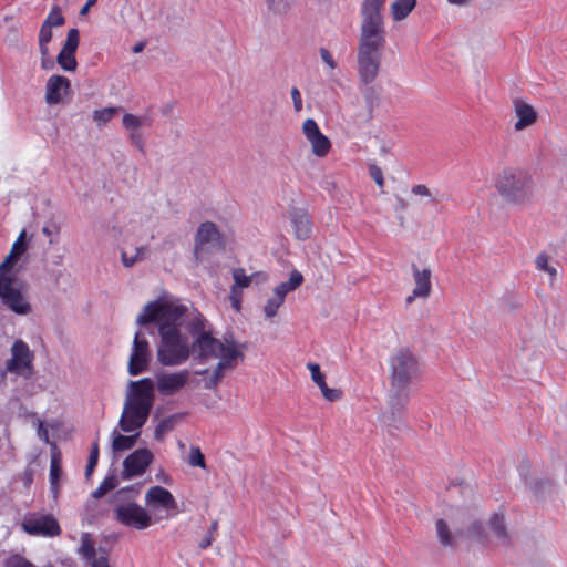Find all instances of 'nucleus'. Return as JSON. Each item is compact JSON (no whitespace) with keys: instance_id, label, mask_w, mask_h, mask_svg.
Wrapping results in <instances>:
<instances>
[{"instance_id":"nucleus-1","label":"nucleus","mask_w":567,"mask_h":567,"mask_svg":"<svg viewBox=\"0 0 567 567\" xmlns=\"http://www.w3.org/2000/svg\"><path fill=\"white\" fill-rule=\"evenodd\" d=\"M188 308L176 299L158 298L148 302L137 316L136 323H155L159 334L157 361L163 367H178L192 354V342L182 332Z\"/></svg>"},{"instance_id":"nucleus-2","label":"nucleus","mask_w":567,"mask_h":567,"mask_svg":"<svg viewBox=\"0 0 567 567\" xmlns=\"http://www.w3.org/2000/svg\"><path fill=\"white\" fill-rule=\"evenodd\" d=\"M384 2L362 0L361 24L357 48L359 81L363 85L371 84L379 75L382 52L386 43V32L382 9Z\"/></svg>"},{"instance_id":"nucleus-3","label":"nucleus","mask_w":567,"mask_h":567,"mask_svg":"<svg viewBox=\"0 0 567 567\" xmlns=\"http://www.w3.org/2000/svg\"><path fill=\"white\" fill-rule=\"evenodd\" d=\"M193 336L192 353L199 362L219 359L210 377L205 382L206 389L216 388L227 371L234 370L244 360L245 347L233 338L217 339L206 329V320L202 315L193 318L189 327Z\"/></svg>"},{"instance_id":"nucleus-4","label":"nucleus","mask_w":567,"mask_h":567,"mask_svg":"<svg viewBox=\"0 0 567 567\" xmlns=\"http://www.w3.org/2000/svg\"><path fill=\"white\" fill-rule=\"evenodd\" d=\"M25 234V230L20 233L9 255L0 264V301L19 316H28L32 312L28 285L12 274L14 262L27 250Z\"/></svg>"},{"instance_id":"nucleus-5","label":"nucleus","mask_w":567,"mask_h":567,"mask_svg":"<svg viewBox=\"0 0 567 567\" xmlns=\"http://www.w3.org/2000/svg\"><path fill=\"white\" fill-rule=\"evenodd\" d=\"M118 426L123 432H140L146 423L154 402V385L150 378L130 381Z\"/></svg>"},{"instance_id":"nucleus-6","label":"nucleus","mask_w":567,"mask_h":567,"mask_svg":"<svg viewBox=\"0 0 567 567\" xmlns=\"http://www.w3.org/2000/svg\"><path fill=\"white\" fill-rule=\"evenodd\" d=\"M493 187L507 205H522L533 195L534 182L524 169L504 166L493 176Z\"/></svg>"},{"instance_id":"nucleus-7","label":"nucleus","mask_w":567,"mask_h":567,"mask_svg":"<svg viewBox=\"0 0 567 567\" xmlns=\"http://www.w3.org/2000/svg\"><path fill=\"white\" fill-rule=\"evenodd\" d=\"M140 488L132 486L122 488L115 494L114 518L125 527L144 530L154 524L147 508L135 502Z\"/></svg>"},{"instance_id":"nucleus-8","label":"nucleus","mask_w":567,"mask_h":567,"mask_svg":"<svg viewBox=\"0 0 567 567\" xmlns=\"http://www.w3.org/2000/svg\"><path fill=\"white\" fill-rule=\"evenodd\" d=\"M390 385L408 386L420 375L421 365L417 357L408 348L396 350L390 358Z\"/></svg>"},{"instance_id":"nucleus-9","label":"nucleus","mask_w":567,"mask_h":567,"mask_svg":"<svg viewBox=\"0 0 567 567\" xmlns=\"http://www.w3.org/2000/svg\"><path fill=\"white\" fill-rule=\"evenodd\" d=\"M10 352L11 357L6 361V368L1 375L4 377L6 373H12L23 379L31 378L34 372V354L29 346L22 340H16Z\"/></svg>"},{"instance_id":"nucleus-10","label":"nucleus","mask_w":567,"mask_h":567,"mask_svg":"<svg viewBox=\"0 0 567 567\" xmlns=\"http://www.w3.org/2000/svg\"><path fill=\"white\" fill-rule=\"evenodd\" d=\"M224 248L225 240L217 226L212 221L202 223L195 236V258L199 260L203 254Z\"/></svg>"},{"instance_id":"nucleus-11","label":"nucleus","mask_w":567,"mask_h":567,"mask_svg":"<svg viewBox=\"0 0 567 567\" xmlns=\"http://www.w3.org/2000/svg\"><path fill=\"white\" fill-rule=\"evenodd\" d=\"M152 361L150 342L142 331H136L133 339L127 371L130 375H138L147 371Z\"/></svg>"},{"instance_id":"nucleus-12","label":"nucleus","mask_w":567,"mask_h":567,"mask_svg":"<svg viewBox=\"0 0 567 567\" xmlns=\"http://www.w3.org/2000/svg\"><path fill=\"white\" fill-rule=\"evenodd\" d=\"M190 371L187 369L176 371H163L155 375L154 388L164 396H171L181 392L190 380Z\"/></svg>"},{"instance_id":"nucleus-13","label":"nucleus","mask_w":567,"mask_h":567,"mask_svg":"<svg viewBox=\"0 0 567 567\" xmlns=\"http://www.w3.org/2000/svg\"><path fill=\"white\" fill-rule=\"evenodd\" d=\"M21 527L32 536L54 537L61 534L60 525L51 514L33 513L22 520Z\"/></svg>"},{"instance_id":"nucleus-14","label":"nucleus","mask_w":567,"mask_h":567,"mask_svg":"<svg viewBox=\"0 0 567 567\" xmlns=\"http://www.w3.org/2000/svg\"><path fill=\"white\" fill-rule=\"evenodd\" d=\"M144 501L145 505L152 511H165L166 517H171L178 512L177 502L173 494L159 485L150 487L145 493Z\"/></svg>"},{"instance_id":"nucleus-15","label":"nucleus","mask_w":567,"mask_h":567,"mask_svg":"<svg viewBox=\"0 0 567 567\" xmlns=\"http://www.w3.org/2000/svg\"><path fill=\"white\" fill-rule=\"evenodd\" d=\"M302 134L311 146V152L316 157H326L332 147L331 141L319 128L313 118H307L302 123Z\"/></svg>"},{"instance_id":"nucleus-16","label":"nucleus","mask_w":567,"mask_h":567,"mask_svg":"<svg viewBox=\"0 0 567 567\" xmlns=\"http://www.w3.org/2000/svg\"><path fill=\"white\" fill-rule=\"evenodd\" d=\"M79 30L72 28L68 31L65 42L56 56V63L66 72H73L78 68L75 52L79 47Z\"/></svg>"},{"instance_id":"nucleus-17","label":"nucleus","mask_w":567,"mask_h":567,"mask_svg":"<svg viewBox=\"0 0 567 567\" xmlns=\"http://www.w3.org/2000/svg\"><path fill=\"white\" fill-rule=\"evenodd\" d=\"M152 460L153 454L147 449L134 451L123 462V478H132L144 474Z\"/></svg>"},{"instance_id":"nucleus-18","label":"nucleus","mask_w":567,"mask_h":567,"mask_svg":"<svg viewBox=\"0 0 567 567\" xmlns=\"http://www.w3.org/2000/svg\"><path fill=\"white\" fill-rule=\"evenodd\" d=\"M71 93V82L63 75H51L45 84V102L55 105L63 101V97Z\"/></svg>"},{"instance_id":"nucleus-19","label":"nucleus","mask_w":567,"mask_h":567,"mask_svg":"<svg viewBox=\"0 0 567 567\" xmlns=\"http://www.w3.org/2000/svg\"><path fill=\"white\" fill-rule=\"evenodd\" d=\"M409 402V388L400 386L393 388L390 385L389 390V415L386 417L391 422H395L400 419L406 410Z\"/></svg>"},{"instance_id":"nucleus-20","label":"nucleus","mask_w":567,"mask_h":567,"mask_svg":"<svg viewBox=\"0 0 567 567\" xmlns=\"http://www.w3.org/2000/svg\"><path fill=\"white\" fill-rule=\"evenodd\" d=\"M415 287L412 295L406 297V303L411 305L416 298H427L431 292V270L429 268L420 270L415 265L412 266Z\"/></svg>"},{"instance_id":"nucleus-21","label":"nucleus","mask_w":567,"mask_h":567,"mask_svg":"<svg viewBox=\"0 0 567 567\" xmlns=\"http://www.w3.org/2000/svg\"><path fill=\"white\" fill-rule=\"evenodd\" d=\"M514 114L517 118L514 125L515 131H523L534 125L538 117L535 109L530 104L519 99L514 101Z\"/></svg>"},{"instance_id":"nucleus-22","label":"nucleus","mask_w":567,"mask_h":567,"mask_svg":"<svg viewBox=\"0 0 567 567\" xmlns=\"http://www.w3.org/2000/svg\"><path fill=\"white\" fill-rule=\"evenodd\" d=\"M291 223L298 239L306 240L310 237L312 224L310 216L301 209H295L291 213Z\"/></svg>"},{"instance_id":"nucleus-23","label":"nucleus","mask_w":567,"mask_h":567,"mask_svg":"<svg viewBox=\"0 0 567 567\" xmlns=\"http://www.w3.org/2000/svg\"><path fill=\"white\" fill-rule=\"evenodd\" d=\"M61 454L55 444L51 447V461H50V489L54 498L59 495V480L61 476Z\"/></svg>"},{"instance_id":"nucleus-24","label":"nucleus","mask_w":567,"mask_h":567,"mask_svg":"<svg viewBox=\"0 0 567 567\" xmlns=\"http://www.w3.org/2000/svg\"><path fill=\"white\" fill-rule=\"evenodd\" d=\"M417 0H395L390 6L393 21L399 22L409 17L415 9Z\"/></svg>"},{"instance_id":"nucleus-25","label":"nucleus","mask_w":567,"mask_h":567,"mask_svg":"<svg viewBox=\"0 0 567 567\" xmlns=\"http://www.w3.org/2000/svg\"><path fill=\"white\" fill-rule=\"evenodd\" d=\"M535 267L539 271H544L549 277V286H553L557 279L558 270L551 262L550 257L546 252H540L535 258Z\"/></svg>"},{"instance_id":"nucleus-26","label":"nucleus","mask_w":567,"mask_h":567,"mask_svg":"<svg viewBox=\"0 0 567 567\" xmlns=\"http://www.w3.org/2000/svg\"><path fill=\"white\" fill-rule=\"evenodd\" d=\"M140 432H133L132 435H123L117 433L116 430L113 431L112 436V449L114 452H122L131 450L135 443L137 437L140 436Z\"/></svg>"},{"instance_id":"nucleus-27","label":"nucleus","mask_w":567,"mask_h":567,"mask_svg":"<svg viewBox=\"0 0 567 567\" xmlns=\"http://www.w3.org/2000/svg\"><path fill=\"white\" fill-rule=\"evenodd\" d=\"M302 282V274L298 270H292L289 280L278 285L274 292L285 299L288 292L296 290Z\"/></svg>"},{"instance_id":"nucleus-28","label":"nucleus","mask_w":567,"mask_h":567,"mask_svg":"<svg viewBox=\"0 0 567 567\" xmlns=\"http://www.w3.org/2000/svg\"><path fill=\"white\" fill-rule=\"evenodd\" d=\"M435 527L440 544L443 547H453L455 545V536L450 530L446 522L442 518L437 519L435 523Z\"/></svg>"},{"instance_id":"nucleus-29","label":"nucleus","mask_w":567,"mask_h":567,"mask_svg":"<svg viewBox=\"0 0 567 567\" xmlns=\"http://www.w3.org/2000/svg\"><path fill=\"white\" fill-rule=\"evenodd\" d=\"M121 107L118 106H110L100 110H94L92 113V118L96 123L99 127L106 125L113 117H115Z\"/></svg>"},{"instance_id":"nucleus-30","label":"nucleus","mask_w":567,"mask_h":567,"mask_svg":"<svg viewBox=\"0 0 567 567\" xmlns=\"http://www.w3.org/2000/svg\"><path fill=\"white\" fill-rule=\"evenodd\" d=\"M259 276H262V279L266 278L265 275H262L260 272H256V274H252L251 276H248L244 268H235L233 270L234 285L231 287L243 290L244 288L249 287V285L251 284V281L255 277H259Z\"/></svg>"},{"instance_id":"nucleus-31","label":"nucleus","mask_w":567,"mask_h":567,"mask_svg":"<svg viewBox=\"0 0 567 567\" xmlns=\"http://www.w3.org/2000/svg\"><path fill=\"white\" fill-rule=\"evenodd\" d=\"M176 420L177 417L174 415L163 419L155 427L154 437L157 441H162L164 435L174 429Z\"/></svg>"},{"instance_id":"nucleus-32","label":"nucleus","mask_w":567,"mask_h":567,"mask_svg":"<svg viewBox=\"0 0 567 567\" xmlns=\"http://www.w3.org/2000/svg\"><path fill=\"white\" fill-rule=\"evenodd\" d=\"M123 126L131 132H138L137 130L143 125H148L146 118L136 116L132 113H125L122 118Z\"/></svg>"},{"instance_id":"nucleus-33","label":"nucleus","mask_w":567,"mask_h":567,"mask_svg":"<svg viewBox=\"0 0 567 567\" xmlns=\"http://www.w3.org/2000/svg\"><path fill=\"white\" fill-rule=\"evenodd\" d=\"M284 302L285 299L274 292V296L270 297L264 306V313L266 318H274Z\"/></svg>"},{"instance_id":"nucleus-34","label":"nucleus","mask_w":567,"mask_h":567,"mask_svg":"<svg viewBox=\"0 0 567 567\" xmlns=\"http://www.w3.org/2000/svg\"><path fill=\"white\" fill-rule=\"evenodd\" d=\"M118 484V480L115 475L106 476L100 486L92 493L94 498L104 496L107 492L114 489Z\"/></svg>"},{"instance_id":"nucleus-35","label":"nucleus","mask_w":567,"mask_h":567,"mask_svg":"<svg viewBox=\"0 0 567 567\" xmlns=\"http://www.w3.org/2000/svg\"><path fill=\"white\" fill-rule=\"evenodd\" d=\"M489 526L497 537H506L505 517L503 514H494L489 519Z\"/></svg>"},{"instance_id":"nucleus-36","label":"nucleus","mask_w":567,"mask_h":567,"mask_svg":"<svg viewBox=\"0 0 567 567\" xmlns=\"http://www.w3.org/2000/svg\"><path fill=\"white\" fill-rule=\"evenodd\" d=\"M65 23V18L62 14L59 6H53L43 24L48 27H62Z\"/></svg>"},{"instance_id":"nucleus-37","label":"nucleus","mask_w":567,"mask_h":567,"mask_svg":"<svg viewBox=\"0 0 567 567\" xmlns=\"http://www.w3.org/2000/svg\"><path fill=\"white\" fill-rule=\"evenodd\" d=\"M53 37L52 28L42 23L39 32V49L40 53L45 54L47 49H49V43L51 42Z\"/></svg>"},{"instance_id":"nucleus-38","label":"nucleus","mask_w":567,"mask_h":567,"mask_svg":"<svg viewBox=\"0 0 567 567\" xmlns=\"http://www.w3.org/2000/svg\"><path fill=\"white\" fill-rule=\"evenodd\" d=\"M146 248L145 247H137L135 249V254L133 256H128L126 251L121 252V259L125 267H132L137 261L142 260L145 256Z\"/></svg>"},{"instance_id":"nucleus-39","label":"nucleus","mask_w":567,"mask_h":567,"mask_svg":"<svg viewBox=\"0 0 567 567\" xmlns=\"http://www.w3.org/2000/svg\"><path fill=\"white\" fill-rule=\"evenodd\" d=\"M4 567H34V565L25 559L23 556L18 554H11L9 555L4 561Z\"/></svg>"},{"instance_id":"nucleus-40","label":"nucleus","mask_w":567,"mask_h":567,"mask_svg":"<svg viewBox=\"0 0 567 567\" xmlns=\"http://www.w3.org/2000/svg\"><path fill=\"white\" fill-rule=\"evenodd\" d=\"M188 463L192 466L206 468L205 456L198 446H192L188 455Z\"/></svg>"},{"instance_id":"nucleus-41","label":"nucleus","mask_w":567,"mask_h":567,"mask_svg":"<svg viewBox=\"0 0 567 567\" xmlns=\"http://www.w3.org/2000/svg\"><path fill=\"white\" fill-rule=\"evenodd\" d=\"M97 460H99V443H97V441H94L92 443V449L90 451L87 465H86V470H85V476L87 478L92 475V473L97 464Z\"/></svg>"},{"instance_id":"nucleus-42","label":"nucleus","mask_w":567,"mask_h":567,"mask_svg":"<svg viewBox=\"0 0 567 567\" xmlns=\"http://www.w3.org/2000/svg\"><path fill=\"white\" fill-rule=\"evenodd\" d=\"M307 367L311 373L312 381L319 386V389L321 390L323 386H326V378L321 372L319 364L310 362L307 364Z\"/></svg>"},{"instance_id":"nucleus-43","label":"nucleus","mask_w":567,"mask_h":567,"mask_svg":"<svg viewBox=\"0 0 567 567\" xmlns=\"http://www.w3.org/2000/svg\"><path fill=\"white\" fill-rule=\"evenodd\" d=\"M80 554L86 558V559H90L91 561H93L94 558H96L94 556L95 554V549H94V546L93 544L91 543V540L89 539L87 535H85L83 538H82V544H81V547L79 549Z\"/></svg>"},{"instance_id":"nucleus-44","label":"nucleus","mask_w":567,"mask_h":567,"mask_svg":"<svg viewBox=\"0 0 567 567\" xmlns=\"http://www.w3.org/2000/svg\"><path fill=\"white\" fill-rule=\"evenodd\" d=\"M295 0H267L268 7L277 13L286 12Z\"/></svg>"},{"instance_id":"nucleus-45","label":"nucleus","mask_w":567,"mask_h":567,"mask_svg":"<svg viewBox=\"0 0 567 567\" xmlns=\"http://www.w3.org/2000/svg\"><path fill=\"white\" fill-rule=\"evenodd\" d=\"M320 391L322 396L329 402L338 401L342 396V391L340 389L329 388L328 385L323 386Z\"/></svg>"},{"instance_id":"nucleus-46","label":"nucleus","mask_w":567,"mask_h":567,"mask_svg":"<svg viewBox=\"0 0 567 567\" xmlns=\"http://www.w3.org/2000/svg\"><path fill=\"white\" fill-rule=\"evenodd\" d=\"M369 174L379 187L382 188L384 186L383 173H382V169L378 165L370 164L369 165Z\"/></svg>"},{"instance_id":"nucleus-47","label":"nucleus","mask_w":567,"mask_h":567,"mask_svg":"<svg viewBox=\"0 0 567 567\" xmlns=\"http://www.w3.org/2000/svg\"><path fill=\"white\" fill-rule=\"evenodd\" d=\"M411 192L415 196L427 197V198L436 202V198H434L432 190L424 184L414 185L412 187Z\"/></svg>"},{"instance_id":"nucleus-48","label":"nucleus","mask_w":567,"mask_h":567,"mask_svg":"<svg viewBox=\"0 0 567 567\" xmlns=\"http://www.w3.org/2000/svg\"><path fill=\"white\" fill-rule=\"evenodd\" d=\"M241 298H243L241 290L231 287L230 295H229V301H230L231 307L236 311H239L241 308Z\"/></svg>"},{"instance_id":"nucleus-49","label":"nucleus","mask_w":567,"mask_h":567,"mask_svg":"<svg viewBox=\"0 0 567 567\" xmlns=\"http://www.w3.org/2000/svg\"><path fill=\"white\" fill-rule=\"evenodd\" d=\"M319 53L321 60L330 70H334L337 68V62L334 61L332 53L328 49L320 48Z\"/></svg>"},{"instance_id":"nucleus-50","label":"nucleus","mask_w":567,"mask_h":567,"mask_svg":"<svg viewBox=\"0 0 567 567\" xmlns=\"http://www.w3.org/2000/svg\"><path fill=\"white\" fill-rule=\"evenodd\" d=\"M291 99L293 101L295 111L300 112L302 110V99L300 91L296 86L291 89Z\"/></svg>"},{"instance_id":"nucleus-51","label":"nucleus","mask_w":567,"mask_h":567,"mask_svg":"<svg viewBox=\"0 0 567 567\" xmlns=\"http://www.w3.org/2000/svg\"><path fill=\"white\" fill-rule=\"evenodd\" d=\"M130 141L141 152L144 151V142H143L141 133H138V132H131L130 133Z\"/></svg>"},{"instance_id":"nucleus-52","label":"nucleus","mask_w":567,"mask_h":567,"mask_svg":"<svg viewBox=\"0 0 567 567\" xmlns=\"http://www.w3.org/2000/svg\"><path fill=\"white\" fill-rule=\"evenodd\" d=\"M41 68L43 70H52L54 68V62L50 56L49 49H47L45 54L41 53Z\"/></svg>"},{"instance_id":"nucleus-53","label":"nucleus","mask_w":567,"mask_h":567,"mask_svg":"<svg viewBox=\"0 0 567 567\" xmlns=\"http://www.w3.org/2000/svg\"><path fill=\"white\" fill-rule=\"evenodd\" d=\"M38 436L43 440L45 443H49V432L48 429L44 426V423L42 421H39L38 423Z\"/></svg>"},{"instance_id":"nucleus-54","label":"nucleus","mask_w":567,"mask_h":567,"mask_svg":"<svg viewBox=\"0 0 567 567\" xmlns=\"http://www.w3.org/2000/svg\"><path fill=\"white\" fill-rule=\"evenodd\" d=\"M91 567H110V565L105 556H100L91 561Z\"/></svg>"},{"instance_id":"nucleus-55","label":"nucleus","mask_w":567,"mask_h":567,"mask_svg":"<svg viewBox=\"0 0 567 567\" xmlns=\"http://www.w3.org/2000/svg\"><path fill=\"white\" fill-rule=\"evenodd\" d=\"M213 540H214V536L212 535V533H207L204 536V538L199 542L198 546L200 549H206L212 545Z\"/></svg>"},{"instance_id":"nucleus-56","label":"nucleus","mask_w":567,"mask_h":567,"mask_svg":"<svg viewBox=\"0 0 567 567\" xmlns=\"http://www.w3.org/2000/svg\"><path fill=\"white\" fill-rule=\"evenodd\" d=\"M97 0H87L86 3L81 8L80 14L85 16L89 12L90 8L94 6Z\"/></svg>"},{"instance_id":"nucleus-57","label":"nucleus","mask_w":567,"mask_h":567,"mask_svg":"<svg viewBox=\"0 0 567 567\" xmlns=\"http://www.w3.org/2000/svg\"><path fill=\"white\" fill-rule=\"evenodd\" d=\"M471 1L472 0H447L449 3L454 4V6H465Z\"/></svg>"},{"instance_id":"nucleus-58","label":"nucleus","mask_w":567,"mask_h":567,"mask_svg":"<svg viewBox=\"0 0 567 567\" xmlns=\"http://www.w3.org/2000/svg\"><path fill=\"white\" fill-rule=\"evenodd\" d=\"M217 527H218V522L214 520L210 525L208 533H212V535L214 536L215 532L217 530Z\"/></svg>"},{"instance_id":"nucleus-59","label":"nucleus","mask_w":567,"mask_h":567,"mask_svg":"<svg viewBox=\"0 0 567 567\" xmlns=\"http://www.w3.org/2000/svg\"><path fill=\"white\" fill-rule=\"evenodd\" d=\"M143 48H144L143 43H137V44L134 45L133 52L134 53H138V52H141L143 50Z\"/></svg>"},{"instance_id":"nucleus-60","label":"nucleus","mask_w":567,"mask_h":567,"mask_svg":"<svg viewBox=\"0 0 567 567\" xmlns=\"http://www.w3.org/2000/svg\"><path fill=\"white\" fill-rule=\"evenodd\" d=\"M42 233L45 235V236H51L52 235V231L49 227L44 226L42 228Z\"/></svg>"},{"instance_id":"nucleus-61","label":"nucleus","mask_w":567,"mask_h":567,"mask_svg":"<svg viewBox=\"0 0 567 567\" xmlns=\"http://www.w3.org/2000/svg\"><path fill=\"white\" fill-rule=\"evenodd\" d=\"M207 372H208V370H203V371H199V372H197V373H198V374H205V373H207Z\"/></svg>"}]
</instances>
